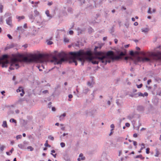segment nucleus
Listing matches in <instances>:
<instances>
[{"label":"nucleus","mask_w":161,"mask_h":161,"mask_svg":"<svg viewBox=\"0 0 161 161\" xmlns=\"http://www.w3.org/2000/svg\"><path fill=\"white\" fill-rule=\"evenodd\" d=\"M124 55V54L123 52L120 53L119 55H116L112 51H108L107 53L97 52L94 55L91 51L85 52L84 50H81L76 52L70 53L69 62L74 63L75 65H77V60L81 62L82 65L86 60L94 64H98L99 61H101L106 64L107 62L109 63L112 61L119 59L121 56Z\"/></svg>","instance_id":"1"},{"label":"nucleus","mask_w":161,"mask_h":161,"mask_svg":"<svg viewBox=\"0 0 161 161\" xmlns=\"http://www.w3.org/2000/svg\"><path fill=\"white\" fill-rule=\"evenodd\" d=\"M7 55H4L0 59V64L2 65V67H6L8 64H10L9 70L18 69L24 63L39 62L41 63V67L44 69V64H46L49 61L47 56L42 54H29L27 56L19 54L16 56L12 55V57L8 60Z\"/></svg>","instance_id":"2"},{"label":"nucleus","mask_w":161,"mask_h":161,"mask_svg":"<svg viewBox=\"0 0 161 161\" xmlns=\"http://www.w3.org/2000/svg\"><path fill=\"white\" fill-rule=\"evenodd\" d=\"M141 54L142 56L141 58L143 61L152 62L154 61L161 60V52L156 53L142 52Z\"/></svg>","instance_id":"3"},{"label":"nucleus","mask_w":161,"mask_h":161,"mask_svg":"<svg viewBox=\"0 0 161 161\" xmlns=\"http://www.w3.org/2000/svg\"><path fill=\"white\" fill-rule=\"evenodd\" d=\"M59 58L56 56H53L51 60V62L55 64H61L63 62L65 61V58L64 57L61 58L60 54L59 55Z\"/></svg>","instance_id":"4"},{"label":"nucleus","mask_w":161,"mask_h":161,"mask_svg":"<svg viewBox=\"0 0 161 161\" xmlns=\"http://www.w3.org/2000/svg\"><path fill=\"white\" fill-rule=\"evenodd\" d=\"M6 23L9 25L10 27L13 26L12 24V17L10 16L6 19Z\"/></svg>","instance_id":"5"},{"label":"nucleus","mask_w":161,"mask_h":161,"mask_svg":"<svg viewBox=\"0 0 161 161\" xmlns=\"http://www.w3.org/2000/svg\"><path fill=\"white\" fill-rule=\"evenodd\" d=\"M16 91L17 92H22V93L20 94L21 96H23L25 93V92L23 88L22 87H19V88Z\"/></svg>","instance_id":"6"},{"label":"nucleus","mask_w":161,"mask_h":161,"mask_svg":"<svg viewBox=\"0 0 161 161\" xmlns=\"http://www.w3.org/2000/svg\"><path fill=\"white\" fill-rule=\"evenodd\" d=\"M142 31L145 34L147 33L149 31V29L148 28H143L141 29Z\"/></svg>","instance_id":"7"},{"label":"nucleus","mask_w":161,"mask_h":161,"mask_svg":"<svg viewBox=\"0 0 161 161\" xmlns=\"http://www.w3.org/2000/svg\"><path fill=\"white\" fill-rule=\"evenodd\" d=\"M66 115V114L65 113H64L62 115H61L59 116V118L60 120L61 121V120H63L64 119V117Z\"/></svg>","instance_id":"8"},{"label":"nucleus","mask_w":161,"mask_h":161,"mask_svg":"<svg viewBox=\"0 0 161 161\" xmlns=\"http://www.w3.org/2000/svg\"><path fill=\"white\" fill-rule=\"evenodd\" d=\"M2 126L3 128H7L8 125H7V122L6 121H4L3 122V124L2 125Z\"/></svg>","instance_id":"9"},{"label":"nucleus","mask_w":161,"mask_h":161,"mask_svg":"<svg viewBox=\"0 0 161 161\" xmlns=\"http://www.w3.org/2000/svg\"><path fill=\"white\" fill-rule=\"evenodd\" d=\"M83 156V155L82 154H80L79 156V158H78V160L79 161H80V160H84V157H82Z\"/></svg>","instance_id":"10"},{"label":"nucleus","mask_w":161,"mask_h":161,"mask_svg":"<svg viewBox=\"0 0 161 161\" xmlns=\"http://www.w3.org/2000/svg\"><path fill=\"white\" fill-rule=\"evenodd\" d=\"M18 146L19 148L22 149H24L25 148V146L22 144H18Z\"/></svg>","instance_id":"11"},{"label":"nucleus","mask_w":161,"mask_h":161,"mask_svg":"<svg viewBox=\"0 0 161 161\" xmlns=\"http://www.w3.org/2000/svg\"><path fill=\"white\" fill-rule=\"evenodd\" d=\"M16 18L17 19H19V21L21 19H24L25 18V17L24 16H16Z\"/></svg>","instance_id":"12"},{"label":"nucleus","mask_w":161,"mask_h":161,"mask_svg":"<svg viewBox=\"0 0 161 161\" xmlns=\"http://www.w3.org/2000/svg\"><path fill=\"white\" fill-rule=\"evenodd\" d=\"M46 15H47V16L48 17H50V18H52V16L50 14H49V10H47L46 11Z\"/></svg>","instance_id":"13"},{"label":"nucleus","mask_w":161,"mask_h":161,"mask_svg":"<svg viewBox=\"0 0 161 161\" xmlns=\"http://www.w3.org/2000/svg\"><path fill=\"white\" fill-rule=\"evenodd\" d=\"M136 158H140L142 159H144L145 158L144 157H143L142 156V155L141 154L136 156Z\"/></svg>","instance_id":"14"},{"label":"nucleus","mask_w":161,"mask_h":161,"mask_svg":"<svg viewBox=\"0 0 161 161\" xmlns=\"http://www.w3.org/2000/svg\"><path fill=\"white\" fill-rule=\"evenodd\" d=\"M89 90L88 88L84 89L83 90V92L85 94H86L89 91Z\"/></svg>","instance_id":"15"},{"label":"nucleus","mask_w":161,"mask_h":161,"mask_svg":"<svg viewBox=\"0 0 161 161\" xmlns=\"http://www.w3.org/2000/svg\"><path fill=\"white\" fill-rule=\"evenodd\" d=\"M44 145L46 147H50L51 146L48 144V141L47 140L46 141V143L44 144Z\"/></svg>","instance_id":"16"},{"label":"nucleus","mask_w":161,"mask_h":161,"mask_svg":"<svg viewBox=\"0 0 161 161\" xmlns=\"http://www.w3.org/2000/svg\"><path fill=\"white\" fill-rule=\"evenodd\" d=\"M64 42L66 43H68L69 42V39L66 37H64Z\"/></svg>","instance_id":"17"},{"label":"nucleus","mask_w":161,"mask_h":161,"mask_svg":"<svg viewBox=\"0 0 161 161\" xmlns=\"http://www.w3.org/2000/svg\"><path fill=\"white\" fill-rule=\"evenodd\" d=\"M10 122L14 123H17L16 121L13 118H12L10 119Z\"/></svg>","instance_id":"18"},{"label":"nucleus","mask_w":161,"mask_h":161,"mask_svg":"<svg viewBox=\"0 0 161 161\" xmlns=\"http://www.w3.org/2000/svg\"><path fill=\"white\" fill-rule=\"evenodd\" d=\"M11 15V14L10 13V12H7L6 13L5 15V16H6V17H8V16H10Z\"/></svg>","instance_id":"19"},{"label":"nucleus","mask_w":161,"mask_h":161,"mask_svg":"<svg viewBox=\"0 0 161 161\" xmlns=\"http://www.w3.org/2000/svg\"><path fill=\"white\" fill-rule=\"evenodd\" d=\"M13 47V46L12 45H9L7 46L6 48H5V50H7L8 49H9L10 48H11Z\"/></svg>","instance_id":"20"},{"label":"nucleus","mask_w":161,"mask_h":161,"mask_svg":"<svg viewBox=\"0 0 161 161\" xmlns=\"http://www.w3.org/2000/svg\"><path fill=\"white\" fill-rule=\"evenodd\" d=\"M48 138L52 141H53L54 140V137L51 135L48 136Z\"/></svg>","instance_id":"21"},{"label":"nucleus","mask_w":161,"mask_h":161,"mask_svg":"<svg viewBox=\"0 0 161 161\" xmlns=\"http://www.w3.org/2000/svg\"><path fill=\"white\" fill-rule=\"evenodd\" d=\"M17 30H21V31H23V29H22V26L18 27H17Z\"/></svg>","instance_id":"22"},{"label":"nucleus","mask_w":161,"mask_h":161,"mask_svg":"<svg viewBox=\"0 0 161 161\" xmlns=\"http://www.w3.org/2000/svg\"><path fill=\"white\" fill-rule=\"evenodd\" d=\"M34 13L36 16L39 14V12L37 10H35L34 11Z\"/></svg>","instance_id":"23"},{"label":"nucleus","mask_w":161,"mask_h":161,"mask_svg":"<svg viewBox=\"0 0 161 161\" xmlns=\"http://www.w3.org/2000/svg\"><path fill=\"white\" fill-rule=\"evenodd\" d=\"M159 154V152L158 151H157L155 155V157H158Z\"/></svg>","instance_id":"24"},{"label":"nucleus","mask_w":161,"mask_h":161,"mask_svg":"<svg viewBox=\"0 0 161 161\" xmlns=\"http://www.w3.org/2000/svg\"><path fill=\"white\" fill-rule=\"evenodd\" d=\"M72 11H73L72 9L71 8H69L68 9V12H69V13H72Z\"/></svg>","instance_id":"25"},{"label":"nucleus","mask_w":161,"mask_h":161,"mask_svg":"<svg viewBox=\"0 0 161 161\" xmlns=\"http://www.w3.org/2000/svg\"><path fill=\"white\" fill-rule=\"evenodd\" d=\"M137 108L138 110H143V108L142 106H139Z\"/></svg>","instance_id":"26"},{"label":"nucleus","mask_w":161,"mask_h":161,"mask_svg":"<svg viewBox=\"0 0 161 161\" xmlns=\"http://www.w3.org/2000/svg\"><path fill=\"white\" fill-rule=\"evenodd\" d=\"M29 18H30V19H31L32 20H34V16L32 14H31L29 16Z\"/></svg>","instance_id":"27"},{"label":"nucleus","mask_w":161,"mask_h":161,"mask_svg":"<svg viewBox=\"0 0 161 161\" xmlns=\"http://www.w3.org/2000/svg\"><path fill=\"white\" fill-rule=\"evenodd\" d=\"M60 145L62 147H65V144L64 143L62 142L60 143Z\"/></svg>","instance_id":"28"},{"label":"nucleus","mask_w":161,"mask_h":161,"mask_svg":"<svg viewBox=\"0 0 161 161\" xmlns=\"http://www.w3.org/2000/svg\"><path fill=\"white\" fill-rule=\"evenodd\" d=\"M5 147L3 146V145H2V146H1L0 147V150L3 151V150H4V148Z\"/></svg>","instance_id":"29"},{"label":"nucleus","mask_w":161,"mask_h":161,"mask_svg":"<svg viewBox=\"0 0 161 161\" xmlns=\"http://www.w3.org/2000/svg\"><path fill=\"white\" fill-rule=\"evenodd\" d=\"M28 149H30L31 151H32L34 149L31 146H29L27 147Z\"/></svg>","instance_id":"30"},{"label":"nucleus","mask_w":161,"mask_h":161,"mask_svg":"<svg viewBox=\"0 0 161 161\" xmlns=\"http://www.w3.org/2000/svg\"><path fill=\"white\" fill-rule=\"evenodd\" d=\"M141 145L142 146V147L141 148V150H142V149H143V148H145V144L144 143H142L141 144Z\"/></svg>","instance_id":"31"},{"label":"nucleus","mask_w":161,"mask_h":161,"mask_svg":"<svg viewBox=\"0 0 161 161\" xmlns=\"http://www.w3.org/2000/svg\"><path fill=\"white\" fill-rule=\"evenodd\" d=\"M22 137V136L21 135H19L16 136V138L17 139H20Z\"/></svg>","instance_id":"32"},{"label":"nucleus","mask_w":161,"mask_h":161,"mask_svg":"<svg viewBox=\"0 0 161 161\" xmlns=\"http://www.w3.org/2000/svg\"><path fill=\"white\" fill-rule=\"evenodd\" d=\"M149 151H150V148H147L146 149V153L147 154H149L150 153Z\"/></svg>","instance_id":"33"},{"label":"nucleus","mask_w":161,"mask_h":161,"mask_svg":"<svg viewBox=\"0 0 161 161\" xmlns=\"http://www.w3.org/2000/svg\"><path fill=\"white\" fill-rule=\"evenodd\" d=\"M68 133H64L63 134V135L62 136H60V138L61 139L62 138V136H65L66 135H68Z\"/></svg>","instance_id":"34"},{"label":"nucleus","mask_w":161,"mask_h":161,"mask_svg":"<svg viewBox=\"0 0 161 161\" xmlns=\"http://www.w3.org/2000/svg\"><path fill=\"white\" fill-rule=\"evenodd\" d=\"M157 94L161 96V90L158 91L157 92Z\"/></svg>","instance_id":"35"},{"label":"nucleus","mask_w":161,"mask_h":161,"mask_svg":"<svg viewBox=\"0 0 161 161\" xmlns=\"http://www.w3.org/2000/svg\"><path fill=\"white\" fill-rule=\"evenodd\" d=\"M151 8H149V10L148 11V13L151 14L152 13V12L151 10Z\"/></svg>","instance_id":"36"},{"label":"nucleus","mask_w":161,"mask_h":161,"mask_svg":"<svg viewBox=\"0 0 161 161\" xmlns=\"http://www.w3.org/2000/svg\"><path fill=\"white\" fill-rule=\"evenodd\" d=\"M48 93V91L47 90H45L42 91V93L46 94Z\"/></svg>","instance_id":"37"},{"label":"nucleus","mask_w":161,"mask_h":161,"mask_svg":"<svg viewBox=\"0 0 161 161\" xmlns=\"http://www.w3.org/2000/svg\"><path fill=\"white\" fill-rule=\"evenodd\" d=\"M74 32L73 31H70L69 32V33L70 35H72L73 34Z\"/></svg>","instance_id":"38"},{"label":"nucleus","mask_w":161,"mask_h":161,"mask_svg":"<svg viewBox=\"0 0 161 161\" xmlns=\"http://www.w3.org/2000/svg\"><path fill=\"white\" fill-rule=\"evenodd\" d=\"M7 36L8 37V38H9L10 39H12V36L10 34H8Z\"/></svg>","instance_id":"39"},{"label":"nucleus","mask_w":161,"mask_h":161,"mask_svg":"<svg viewBox=\"0 0 161 161\" xmlns=\"http://www.w3.org/2000/svg\"><path fill=\"white\" fill-rule=\"evenodd\" d=\"M53 44V42L51 41H49L47 42V44L49 45H51Z\"/></svg>","instance_id":"40"},{"label":"nucleus","mask_w":161,"mask_h":161,"mask_svg":"<svg viewBox=\"0 0 161 161\" xmlns=\"http://www.w3.org/2000/svg\"><path fill=\"white\" fill-rule=\"evenodd\" d=\"M125 126L127 127H129L130 126V124L129 123H127L125 124Z\"/></svg>","instance_id":"41"},{"label":"nucleus","mask_w":161,"mask_h":161,"mask_svg":"<svg viewBox=\"0 0 161 161\" xmlns=\"http://www.w3.org/2000/svg\"><path fill=\"white\" fill-rule=\"evenodd\" d=\"M133 142L134 145L135 146H136H136L137 145V142L135 141H133Z\"/></svg>","instance_id":"42"},{"label":"nucleus","mask_w":161,"mask_h":161,"mask_svg":"<svg viewBox=\"0 0 161 161\" xmlns=\"http://www.w3.org/2000/svg\"><path fill=\"white\" fill-rule=\"evenodd\" d=\"M101 47L100 46L99 47H95V51H96L97 50V49H98V48H99L100 49Z\"/></svg>","instance_id":"43"},{"label":"nucleus","mask_w":161,"mask_h":161,"mask_svg":"<svg viewBox=\"0 0 161 161\" xmlns=\"http://www.w3.org/2000/svg\"><path fill=\"white\" fill-rule=\"evenodd\" d=\"M142 86V84H141L140 85H137V86L138 88H141Z\"/></svg>","instance_id":"44"},{"label":"nucleus","mask_w":161,"mask_h":161,"mask_svg":"<svg viewBox=\"0 0 161 161\" xmlns=\"http://www.w3.org/2000/svg\"><path fill=\"white\" fill-rule=\"evenodd\" d=\"M3 16H1L0 18V21L1 22H3Z\"/></svg>","instance_id":"45"},{"label":"nucleus","mask_w":161,"mask_h":161,"mask_svg":"<svg viewBox=\"0 0 161 161\" xmlns=\"http://www.w3.org/2000/svg\"><path fill=\"white\" fill-rule=\"evenodd\" d=\"M110 127L113 128L112 129H114V124H112V125H111V126H110Z\"/></svg>","instance_id":"46"},{"label":"nucleus","mask_w":161,"mask_h":161,"mask_svg":"<svg viewBox=\"0 0 161 161\" xmlns=\"http://www.w3.org/2000/svg\"><path fill=\"white\" fill-rule=\"evenodd\" d=\"M52 110L53 111H55L56 110V108L54 107L52 108Z\"/></svg>","instance_id":"47"},{"label":"nucleus","mask_w":161,"mask_h":161,"mask_svg":"<svg viewBox=\"0 0 161 161\" xmlns=\"http://www.w3.org/2000/svg\"><path fill=\"white\" fill-rule=\"evenodd\" d=\"M73 97V96L71 94H69V98H71Z\"/></svg>","instance_id":"48"},{"label":"nucleus","mask_w":161,"mask_h":161,"mask_svg":"<svg viewBox=\"0 0 161 161\" xmlns=\"http://www.w3.org/2000/svg\"><path fill=\"white\" fill-rule=\"evenodd\" d=\"M137 136V134L136 133L134 134L133 135V137H136Z\"/></svg>","instance_id":"49"},{"label":"nucleus","mask_w":161,"mask_h":161,"mask_svg":"<svg viewBox=\"0 0 161 161\" xmlns=\"http://www.w3.org/2000/svg\"><path fill=\"white\" fill-rule=\"evenodd\" d=\"M152 81H151V80H149L148 81H147V84H150V83H151V82Z\"/></svg>","instance_id":"50"},{"label":"nucleus","mask_w":161,"mask_h":161,"mask_svg":"<svg viewBox=\"0 0 161 161\" xmlns=\"http://www.w3.org/2000/svg\"><path fill=\"white\" fill-rule=\"evenodd\" d=\"M41 68V65L40 64V65L38 66V68L39 69V70L40 71H42V69L40 68Z\"/></svg>","instance_id":"51"},{"label":"nucleus","mask_w":161,"mask_h":161,"mask_svg":"<svg viewBox=\"0 0 161 161\" xmlns=\"http://www.w3.org/2000/svg\"><path fill=\"white\" fill-rule=\"evenodd\" d=\"M114 130V129H112L111 130V132H110V134H109V136L113 134L112 131Z\"/></svg>","instance_id":"52"},{"label":"nucleus","mask_w":161,"mask_h":161,"mask_svg":"<svg viewBox=\"0 0 161 161\" xmlns=\"http://www.w3.org/2000/svg\"><path fill=\"white\" fill-rule=\"evenodd\" d=\"M53 4V3L52 2H49L47 4L49 6H50L52 5Z\"/></svg>","instance_id":"53"},{"label":"nucleus","mask_w":161,"mask_h":161,"mask_svg":"<svg viewBox=\"0 0 161 161\" xmlns=\"http://www.w3.org/2000/svg\"><path fill=\"white\" fill-rule=\"evenodd\" d=\"M129 44L125 45V48H128L129 47Z\"/></svg>","instance_id":"54"},{"label":"nucleus","mask_w":161,"mask_h":161,"mask_svg":"<svg viewBox=\"0 0 161 161\" xmlns=\"http://www.w3.org/2000/svg\"><path fill=\"white\" fill-rule=\"evenodd\" d=\"M51 154L53 155V156L54 157V158H56V154H53V153H51Z\"/></svg>","instance_id":"55"},{"label":"nucleus","mask_w":161,"mask_h":161,"mask_svg":"<svg viewBox=\"0 0 161 161\" xmlns=\"http://www.w3.org/2000/svg\"><path fill=\"white\" fill-rule=\"evenodd\" d=\"M87 85L89 86H91V83L90 82H88L87 83Z\"/></svg>","instance_id":"56"},{"label":"nucleus","mask_w":161,"mask_h":161,"mask_svg":"<svg viewBox=\"0 0 161 161\" xmlns=\"http://www.w3.org/2000/svg\"><path fill=\"white\" fill-rule=\"evenodd\" d=\"M139 96H144L143 94L141 93H140L139 94Z\"/></svg>","instance_id":"57"},{"label":"nucleus","mask_w":161,"mask_h":161,"mask_svg":"<svg viewBox=\"0 0 161 161\" xmlns=\"http://www.w3.org/2000/svg\"><path fill=\"white\" fill-rule=\"evenodd\" d=\"M134 25H136V26L138 25V22H135L134 23Z\"/></svg>","instance_id":"58"},{"label":"nucleus","mask_w":161,"mask_h":161,"mask_svg":"<svg viewBox=\"0 0 161 161\" xmlns=\"http://www.w3.org/2000/svg\"><path fill=\"white\" fill-rule=\"evenodd\" d=\"M14 151V149L12 148L11 150L10 151V152L11 153H12V152Z\"/></svg>","instance_id":"59"},{"label":"nucleus","mask_w":161,"mask_h":161,"mask_svg":"<svg viewBox=\"0 0 161 161\" xmlns=\"http://www.w3.org/2000/svg\"><path fill=\"white\" fill-rule=\"evenodd\" d=\"M24 27L25 28H27V24H24Z\"/></svg>","instance_id":"60"},{"label":"nucleus","mask_w":161,"mask_h":161,"mask_svg":"<svg viewBox=\"0 0 161 161\" xmlns=\"http://www.w3.org/2000/svg\"><path fill=\"white\" fill-rule=\"evenodd\" d=\"M114 42H115V43L116 44L117 43V42H118V40H117V39H114Z\"/></svg>","instance_id":"61"},{"label":"nucleus","mask_w":161,"mask_h":161,"mask_svg":"<svg viewBox=\"0 0 161 161\" xmlns=\"http://www.w3.org/2000/svg\"><path fill=\"white\" fill-rule=\"evenodd\" d=\"M116 103L118 105H119V106L120 105V103H119L118 100L116 101Z\"/></svg>","instance_id":"62"},{"label":"nucleus","mask_w":161,"mask_h":161,"mask_svg":"<svg viewBox=\"0 0 161 161\" xmlns=\"http://www.w3.org/2000/svg\"><path fill=\"white\" fill-rule=\"evenodd\" d=\"M5 92L4 91H3L1 92V93L2 95H4Z\"/></svg>","instance_id":"63"},{"label":"nucleus","mask_w":161,"mask_h":161,"mask_svg":"<svg viewBox=\"0 0 161 161\" xmlns=\"http://www.w3.org/2000/svg\"><path fill=\"white\" fill-rule=\"evenodd\" d=\"M144 95L145 96H148V93L147 92H145L144 94Z\"/></svg>","instance_id":"64"}]
</instances>
